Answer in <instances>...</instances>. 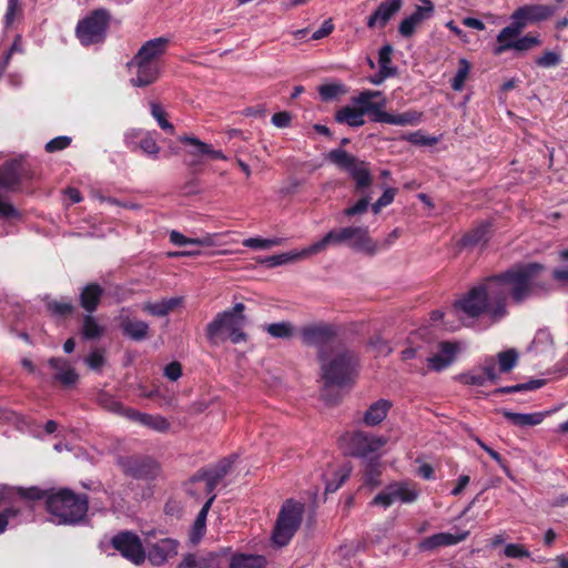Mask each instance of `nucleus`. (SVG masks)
<instances>
[{
    "instance_id": "nucleus-1",
    "label": "nucleus",
    "mask_w": 568,
    "mask_h": 568,
    "mask_svg": "<svg viewBox=\"0 0 568 568\" xmlns=\"http://www.w3.org/2000/svg\"><path fill=\"white\" fill-rule=\"evenodd\" d=\"M500 285L493 276L486 277L458 298L454 306L468 317L487 316L493 322H498L507 315Z\"/></svg>"
},
{
    "instance_id": "nucleus-2",
    "label": "nucleus",
    "mask_w": 568,
    "mask_h": 568,
    "mask_svg": "<svg viewBox=\"0 0 568 568\" xmlns=\"http://www.w3.org/2000/svg\"><path fill=\"white\" fill-rule=\"evenodd\" d=\"M318 361L325 389L329 386L343 387L353 383L357 357L352 351L339 344L331 347L329 351L320 352Z\"/></svg>"
},
{
    "instance_id": "nucleus-3",
    "label": "nucleus",
    "mask_w": 568,
    "mask_h": 568,
    "mask_svg": "<svg viewBox=\"0 0 568 568\" xmlns=\"http://www.w3.org/2000/svg\"><path fill=\"white\" fill-rule=\"evenodd\" d=\"M545 270L539 263H529L515 266L498 275H494V281L499 282L503 291V303L507 308V300L510 296L514 303L520 304L534 295L537 278Z\"/></svg>"
},
{
    "instance_id": "nucleus-4",
    "label": "nucleus",
    "mask_w": 568,
    "mask_h": 568,
    "mask_svg": "<svg viewBox=\"0 0 568 568\" xmlns=\"http://www.w3.org/2000/svg\"><path fill=\"white\" fill-rule=\"evenodd\" d=\"M244 310L243 303H236L232 310L217 313L206 326V337L210 343L219 345L226 339L233 344L246 342L247 335L243 332L246 323Z\"/></svg>"
},
{
    "instance_id": "nucleus-5",
    "label": "nucleus",
    "mask_w": 568,
    "mask_h": 568,
    "mask_svg": "<svg viewBox=\"0 0 568 568\" xmlns=\"http://www.w3.org/2000/svg\"><path fill=\"white\" fill-rule=\"evenodd\" d=\"M347 244L351 248L375 255L378 252V243L368 234L367 227L346 226L327 232L320 241L312 244L315 255L326 251L329 246Z\"/></svg>"
},
{
    "instance_id": "nucleus-6",
    "label": "nucleus",
    "mask_w": 568,
    "mask_h": 568,
    "mask_svg": "<svg viewBox=\"0 0 568 568\" xmlns=\"http://www.w3.org/2000/svg\"><path fill=\"white\" fill-rule=\"evenodd\" d=\"M47 509L57 524H74L81 520L88 511V499L70 489L51 493L45 500Z\"/></svg>"
},
{
    "instance_id": "nucleus-7",
    "label": "nucleus",
    "mask_w": 568,
    "mask_h": 568,
    "mask_svg": "<svg viewBox=\"0 0 568 568\" xmlns=\"http://www.w3.org/2000/svg\"><path fill=\"white\" fill-rule=\"evenodd\" d=\"M304 514V504L287 499L281 507L273 532L272 541L276 546H285L290 542L298 529Z\"/></svg>"
},
{
    "instance_id": "nucleus-8",
    "label": "nucleus",
    "mask_w": 568,
    "mask_h": 568,
    "mask_svg": "<svg viewBox=\"0 0 568 568\" xmlns=\"http://www.w3.org/2000/svg\"><path fill=\"white\" fill-rule=\"evenodd\" d=\"M110 23V14L104 9H98L78 22L75 32L83 45L104 41Z\"/></svg>"
},
{
    "instance_id": "nucleus-9",
    "label": "nucleus",
    "mask_w": 568,
    "mask_h": 568,
    "mask_svg": "<svg viewBox=\"0 0 568 568\" xmlns=\"http://www.w3.org/2000/svg\"><path fill=\"white\" fill-rule=\"evenodd\" d=\"M328 160L338 168L347 171L356 182L357 189L366 187L371 184L372 178L365 162L347 153L342 149L332 150Z\"/></svg>"
},
{
    "instance_id": "nucleus-10",
    "label": "nucleus",
    "mask_w": 568,
    "mask_h": 568,
    "mask_svg": "<svg viewBox=\"0 0 568 568\" xmlns=\"http://www.w3.org/2000/svg\"><path fill=\"white\" fill-rule=\"evenodd\" d=\"M336 337L337 328L331 324H311L301 329L303 344L306 346L317 347V354L322 351H329L331 347L339 345V343H336Z\"/></svg>"
},
{
    "instance_id": "nucleus-11",
    "label": "nucleus",
    "mask_w": 568,
    "mask_h": 568,
    "mask_svg": "<svg viewBox=\"0 0 568 568\" xmlns=\"http://www.w3.org/2000/svg\"><path fill=\"white\" fill-rule=\"evenodd\" d=\"M233 460L230 458L222 459L215 468L202 471L200 470L191 480L190 494L196 495L203 491L206 495H214L221 479L230 471Z\"/></svg>"
},
{
    "instance_id": "nucleus-12",
    "label": "nucleus",
    "mask_w": 568,
    "mask_h": 568,
    "mask_svg": "<svg viewBox=\"0 0 568 568\" xmlns=\"http://www.w3.org/2000/svg\"><path fill=\"white\" fill-rule=\"evenodd\" d=\"M387 443L388 437L386 436L357 430L349 438V454L366 458L378 454Z\"/></svg>"
},
{
    "instance_id": "nucleus-13",
    "label": "nucleus",
    "mask_w": 568,
    "mask_h": 568,
    "mask_svg": "<svg viewBox=\"0 0 568 568\" xmlns=\"http://www.w3.org/2000/svg\"><path fill=\"white\" fill-rule=\"evenodd\" d=\"M111 545L125 559L135 565H141L146 558L145 549L138 535L131 531H121L111 539Z\"/></svg>"
},
{
    "instance_id": "nucleus-14",
    "label": "nucleus",
    "mask_w": 568,
    "mask_h": 568,
    "mask_svg": "<svg viewBox=\"0 0 568 568\" xmlns=\"http://www.w3.org/2000/svg\"><path fill=\"white\" fill-rule=\"evenodd\" d=\"M352 102L364 115L369 114L374 122H379V114H385L386 99L381 91H362Z\"/></svg>"
},
{
    "instance_id": "nucleus-15",
    "label": "nucleus",
    "mask_w": 568,
    "mask_h": 568,
    "mask_svg": "<svg viewBox=\"0 0 568 568\" xmlns=\"http://www.w3.org/2000/svg\"><path fill=\"white\" fill-rule=\"evenodd\" d=\"M556 9L548 4H529L516 9L511 14V20L523 30L530 23L545 21L555 13Z\"/></svg>"
},
{
    "instance_id": "nucleus-16",
    "label": "nucleus",
    "mask_w": 568,
    "mask_h": 568,
    "mask_svg": "<svg viewBox=\"0 0 568 568\" xmlns=\"http://www.w3.org/2000/svg\"><path fill=\"white\" fill-rule=\"evenodd\" d=\"M469 536L468 530L458 531L457 534L438 532L428 536L419 541L418 549L420 551H434L440 547H448L464 541Z\"/></svg>"
},
{
    "instance_id": "nucleus-17",
    "label": "nucleus",
    "mask_w": 568,
    "mask_h": 568,
    "mask_svg": "<svg viewBox=\"0 0 568 568\" xmlns=\"http://www.w3.org/2000/svg\"><path fill=\"white\" fill-rule=\"evenodd\" d=\"M178 541L171 538L161 539L148 547V559L152 565L161 566L178 555Z\"/></svg>"
},
{
    "instance_id": "nucleus-18",
    "label": "nucleus",
    "mask_w": 568,
    "mask_h": 568,
    "mask_svg": "<svg viewBox=\"0 0 568 568\" xmlns=\"http://www.w3.org/2000/svg\"><path fill=\"white\" fill-rule=\"evenodd\" d=\"M402 0H386L382 2L377 9L367 19L368 28H384L388 21L400 10Z\"/></svg>"
},
{
    "instance_id": "nucleus-19",
    "label": "nucleus",
    "mask_w": 568,
    "mask_h": 568,
    "mask_svg": "<svg viewBox=\"0 0 568 568\" xmlns=\"http://www.w3.org/2000/svg\"><path fill=\"white\" fill-rule=\"evenodd\" d=\"M130 65L136 68V77L131 79L134 87H146L153 83L159 75L158 62L135 61L133 58Z\"/></svg>"
},
{
    "instance_id": "nucleus-20",
    "label": "nucleus",
    "mask_w": 568,
    "mask_h": 568,
    "mask_svg": "<svg viewBox=\"0 0 568 568\" xmlns=\"http://www.w3.org/2000/svg\"><path fill=\"white\" fill-rule=\"evenodd\" d=\"M169 44L166 38H155L146 41L134 55L135 61L158 62Z\"/></svg>"
},
{
    "instance_id": "nucleus-21",
    "label": "nucleus",
    "mask_w": 568,
    "mask_h": 568,
    "mask_svg": "<svg viewBox=\"0 0 568 568\" xmlns=\"http://www.w3.org/2000/svg\"><path fill=\"white\" fill-rule=\"evenodd\" d=\"M312 244L302 250H293L277 255L267 256L260 261L262 264H266L270 267L280 266L287 263L305 260L314 256Z\"/></svg>"
},
{
    "instance_id": "nucleus-22",
    "label": "nucleus",
    "mask_w": 568,
    "mask_h": 568,
    "mask_svg": "<svg viewBox=\"0 0 568 568\" xmlns=\"http://www.w3.org/2000/svg\"><path fill=\"white\" fill-rule=\"evenodd\" d=\"M123 416L156 432H166L170 427L169 422L160 415H150L135 409H126L123 412Z\"/></svg>"
},
{
    "instance_id": "nucleus-23",
    "label": "nucleus",
    "mask_w": 568,
    "mask_h": 568,
    "mask_svg": "<svg viewBox=\"0 0 568 568\" xmlns=\"http://www.w3.org/2000/svg\"><path fill=\"white\" fill-rule=\"evenodd\" d=\"M23 175V165L20 161H11L0 168V186L11 189L17 185Z\"/></svg>"
},
{
    "instance_id": "nucleus-24",
    "label": "nucleus",
    "mask_w": 568,
    "mask_h": 568,
    "mask_svg": "<svg viewBox=\"0 0 568 568\" xmlns=\"http://www.w3.org/2000/svg\"><path fill=\"white\" fill-rule=\"evenodd\" d=\"M392 404L387 399H378L373 403L364 413L363 422L366 426H376L381 424L387 416Z\"/></svg>"
},
{
    "instance_id": "nucleus-25",
    "label": "nucleus",
    "mask_w": 568,
    "mask_h": 568,
    "mask_svg": "<svg viewBox=\"0 0 568 568\" xmlns=\"http://www.w3.org/2000/svg\"><path fill=\"white\" fill-rule=\"evenodd\" d=\"M120 326L128 337L133 341H143L149 335V324L144 321L121 317Z\"/></svg>"
},
{
    "instance_id": "nucleus-26",
    "label": "nucleus",
    "mask_w": 568,
    "mask_h": 568,
    "mask_svg": "<svg viewBox=\"0 0 568 568\" xmlns=\"http://www.w3.org/2000/svg\"><path fill=\"white\" fill-rule=\"evenodd\" d=\"M503 416L508 419L513 425L518 427L537 426L542 423L547 413L536 412L530 414L513 413L503 410Z\"/></svg>"
},
{
    "instance_id": "nucleus-27",
    "label": "nucleus",
    "mask_w": 568,
    "mask_h": 568,
    "mask_svg": "<svg viewBox=\"0 0 568 568\" xmlns=\"http://www.w3.org/2000/svg\"><path fill=\"white\" fill-rule=\"evenodd\" d=\"M456 347L452 343H442L440 352L428 357L429 367L435 371H442L454 362Z\"/></svg>"
},
{
    "instance_id": "nucleus-28",
    "label": "nucleus",
    "mask_w": 568,
    "mask_h": 568,
    "mask_svg": "<svg viewBox=\"0 0 568 568\" xmlns=\"http://www.w3.org/2000/svg\"><path fill=\"white\" fill-rule=\"evenodd\" d=\"M102 294L103 288L100 285L95 283L88 284L80 293L81 306L90 314L93 313L99 305Z\"/></svg>"
},
{
    "instance_id": "nucleus-29",
    "label": "nucleus",
    "mask_w": 568,
    "mask_h": 568,
    "mask_svg": "<svg viewBox=\"0 0 568 568\" xmlns=\"http://www.w3.org/2000/svg\"><path fill=\"white\" fill-rule=\"evenodd\" d=\"M182 303L181 297L164 298L159 302H146L142 310L153 316H165Z\"/></svg>"
},
{
    "instance_id": "nucleus-30",
    "label": "nucleus",
    "mask_w": 568,
    "mask_h": 568,
    "mask_svg": "<svg viewBox=\"0 0 568 568\" xmlns=\"http://www.w3.org/2000/svg\"><path fill=\"white\" fill-rule=\"evenodd\" d=\"M49 364L57 371L55 378L63 385L70 386L77 382L78 375L65 359L51 358Z\"/></svg>"
},
{
    "instance_id": "nucleus-31",
    "label": "nucleus",
    "mask_w": 568,
    "mask_h": 568,
    "mask_svg": "<svg viewBox=\"0 0 568 568\" xmlns=\"http://www.w3.org/2000/svg\"><path fill=\"white\" fill-rule=\"evenodd\" d=\"M422 119V113L417 111H407L400 114H390L385 112V114H379V122L394 124V125H415L419 123Z\"/></svg>"
},
{
    "instance_id": "nucleus-32",
    "label": "nucleus",
    "mask_w": 568,
    "mask_h": 568,
    "mask_svg": "<svg viewBox=\"0 0 568 568\" xmlns=\"http://www.w3.org/2000/svg\"><path fill=\"white\" fill-rule=\"evenodd\" d=\"M363 112H361L355 105L354 106H344L339 109L335 113V120L338 123H346L349 126L358 128L364 125L365 119H364Z\"/></svg>"
},
{
    "instance_id": "nucleus-33",
    "label": "nucleus",
    "mask_w": 568,
    "mask_h": 568,
    "mask_svg": "<svg viewBox=\"0 0 568 568\" xmlns=\"http://www.w3.org/2000/svg\"><path fill=\"white\" fill-rule=\"evenodd\" d=\"M388 486L390 494L394 496L395 503H413L418 497L417 488L410 483H395Z\"/></svg>"
},
{
    "instance_id": "nucleus-34",
    "label": "nucleus",
    "mask_w": 568,
    "mask_h": 568,
    "mask_svg": "<svg viewBox=\"0 0 568 568\" xmlns=\"http://www.w3.org/2000/svg\"><path fill=\"white\" fill-rule=\"evenodd\" d=\"M215 497H216L215 495H209L207 500L205 501V504L203 505V507L201 508V510L199 511V514L196 516V519L194 521L193 529H192V536H191V539L193 542L199 541L200 538L205 532L206 516H207V513H209Z\"/></svg>"
},
{
    "instance_id": "nucleus-35",
    "label": "nucleus",
    "mask_w": 568,
    "mask_h": 568,
    "mask_svg": "<svg viewBox=\"0 0 568 568\" xmlns=\"http://www.w3.org/2000/svg\"><path fill=\"white\" fill-rule=\"evenodd\" d=\"M540 39L538 37L525 36L523 38L517 39L514 43H507L504 47H496L494 53L499 55L507 50H517V51H528L540 44Z\"/></svg>"
},
{
    "instance_id": "nucleus-36",
    "label": "nucleus",
    "mask_w": 568,
    "mask_h": 568,
    "mask_svg": "<svg viewBox=\"0 0 568 568\" xmlns=\"http://www.w3.org/2000/svg\"><path fill=\"white\" fill-rule=\"evenodd\" d=\"M170 241L179 246L187 245V244H195L200 246H213L215 244L214 242V235L206 234L203 237H196V239H190L184 236L182 233L178 231H172L170 233Z\"/></svg>"
},
{
    "instance_id": "nucleus-37",
    "label": "nucleus",
    "mask_w": 568,
    "mask_h": 568,
    "mask_svg": "<svg viewBox=\"0 0 568 568\" xmlns=\"http://www.w3.org/2000/svg\"><path fill=\"white\" fill-rule=\"evenodd\" d=\"M182 143L191 144L196 148V154H207L213 159L226 160V156L220 150H213L210 144H206L195 136H181L179 139Z\"/></svg>"
},
{
    "instance_id": "nucleus-38",
    "label": "nucleus",
    "mask_w": 568,
    "mask_h": 568,
    "mask_svg": "<svg viewBox=\"0 0 568 568\" xmlns=\"http://www.w3.org/2000/svg\"><path fill=\"white\" fill-rule=\"evenodd\" d=\"M81 333L84 339H98L104 334V326L89 314L83 317Z\"/></svg>"
},
{
    "instance_id": "nucleus-39",
    "label": "nucleus",
    "mask_w": 568,
    "mask_h": 568,
    "mask_svg": "<svg viewBox=\"0 0 568 568\" xmlns=\"http://www.w3.org/2000/svg\"><path fill=\"white\" fill-rule=\"evenodd\" d=\"M230 568H265V560L261 556L235 555L232 557Z\"/></svg>"
},
{
    "instance_id": "nucleus-40",
    "label": "nucleus",
    "mask_w": 568,
    "mask_h": 568,
    "mask_svg": "<svg viewBox=\"0 0 568 568\" xmlns=\"http://www.w3.org/2000/svg\"><path fill=\"white\" fill-rule=\"evenodd\" d=\"M178 568H217L215 557L187 555L183 558Z\"/></svg>"
},
{
    "instance_id": "nucleus-41",
    "label": "nucleus",
    "mask_w": 568,
    "mask_h": 568,
    "mask_svg": "<svg viewBox=\"0 0 568 568\" xmlns=\"http://www.w3.org/2000/svg\"><path fill=\"white\" fill-rule=\"evenodd\" d=\"M489 237V224L483 223L463 237L464 245L485 244Z\"/></svg>"
},
{
    "instance_id": "nucleus-42",
    "label": "nucleus",
    "mask_w": 568,
    "mask_h": 568,
    "mask_svg": "<svg viewBox=\"0 0 568 568\" xmlns=\"http://www.w3.org/2000/svg\"><path fill=\"white\" fill-rule=\"evenodd\" d=\"M497 361L500 373L510 372L518 362V353L514 348H509L497 354Z\"/></svg>"
},
{
    "instance_id": "nucleus-43",
    "label": "nucleus",
    "mask_w": 568,
    "mask_h": 568,
    "mask_svg": "<svg viewBox=\"0 0 568 568\" xmlns=\"http://www.w3.org/2000/svg\"><path fill=\"white\" fill-rule=\"evenodd\" d=\"M265 331L275 338H291L294 333V327L288 322L273 323L265 326Z\"/></svg>"
},
{
    "instance_id": "nucleus-44",
    "label": "nucleus",
    "mask_w": 568,
    "mask_h": 568,
    "mask_svg": "<svg viewBox=\"0 0 568 568\" xmlns=\"http://www.w3.org/2000/svg\"><path fill=\"white\" fill-rule=\"evenodd\" d=\"M392 54L393 47L390 44L383 45L378 52V64L379 70L390 72V74L395 75L397 73V69L392 65Z\"/></svg>"
},
{
    "instance_id": "nucleus-45",
    "label": "nucleus",
    "mask_w": 568,
    "mask_h": 568,
    "mask_svg": "<svg viewBox=\"0 0 568 568\" xmlns=\"http://www.w3.org/2000/svg\"><path fill=\"white\" fill-rule=\"evenodd\" d=\"M150 108H151V114L156 120L159 126L162 130L173 134L174 126L171 122H169L166 120V112L164 111V109L156 102H151Z\"/></svg>"
},
{
    "instance_id": "nucleus-46",
    "label": "nucleus",
    "mask_w": 568,
    "mask_h": 568,
    "mask_svg": "<svg viewBox=\"0 0 568 568\" xmlns=\"http://www.w3.org/2000/svg\"><path fill=\"white\" fill-rule=\"evenodd\" d=\"M283 242L280 237L273 239H262V237H250L243 241V245L250 248L257 250H267L277 245H281Z\"/></svg>"
},
{
    "instance_id": "nucleus-47",
    "label": "nucleus",
    "mask_w": 568,
    "mask_h": 568,
    "mask_svg": "<svg viewBox=\"0 0 568 568\" xmlns=\"http://www.w3.org/2000/svg\"><path fill=\"white\" fill-rule=\"evenodd\" d=\"M521 31L523 30L518 27V24L511 20V24L505 27L497 36V47H504L507 43H514Z\"/></svg>"
},
{
    "instance_id": "nucleus-48",
    "label": "nucleus",
    "mask_w": 568,
    "mask_h": 568,
    "mask_svg": "<svg viewBox=\"0 0 568 568\" xmlns=\"http://www.w3.org/2000/svg\"><path fill=\"white\" fill-rule=\"evenodd\" d=\"M470 71V64L466 59L459 60L458 71L452 80V88L462 91Z\"/></svg>"
},
{
    "instance_id": "nucleus-49",
    "label": "nucleus",
    "mask_w": 568,
    "mask_h": 568,
    "mask_svg": "<svg viewBox=\"0 0 568 568\" xmlns=\"http://www.w3.org/2000/svg\"><path fill=\"white\" fill-rule=\"evenodd\" d=\"M368 345L377 356H387L393 352V346L379 334L372 336L368 341Z\"/></svg>"
},
{
    "instance_id": "nucleus-50",
    "label": "nucleus",
    "mask_w": 568,
    "mask_h": 568,
    "mask_svg": "<svg viewBox=\"0 0 568 568\" xmlns=\"http://www.w3.org/2000/svg\"><path fill=\"white\" fill-rule=\"evenodd\" d=\"M98 403L104 409L112 412V413H116L119 415H123V412L128 409V408L123 407V405L118 399H115L112 395L106 394V393H102L98 396Z\"/></svg>"
},
{
    "instance_id": "nucleus-51",
    "label": "nucleus",
    "mask_w": 568,
    "mask_h": 568,
    "mask_svg": "<svg viewBox=\"0 0 568 568\" xmlns=\"http://www.w3.org/2000/svg\"><path fill=\"white\" fill-rule=\"evenodd\" d=\"M457 379L465 385L484 386L486 384V377L479 367L458 375Z\"/></svg>"
},
{
    "instance_id": "nucleus-52",
    "label": "nucleus",
    "mask_w": 568,
    "mask_h": 568,
    "mask_svg": "<svg viewBox=\"0 0 568 568\" xmlns=\"http://www.w3.org/2000/svg\"><path fill=\"white\" fill-rule=\"evenodd\" d=\"M381 476V469L379 464L376 460H371L367 466L364 474V483L367 486L376 487L381 484L379 481Z\"/></svg>"
},
{
    "instance_id": "nucleus-53",
    "label": "nucleus",
    "mask_w": 568,
    "mask_h": 568,
    "mask_svg": "<svg viewBox=\"0 0 568 568\" xmlns=\"http://www.w3.org/2000/svg\"><path fill=\"white\" fill-rule=\"evenodd\" d=\"M351 474V468L348 466H343L338 468L335 473L336 478L333 480H328L326 483V493H334L336 491L343 483L348 478Z\"/></svg>"
},
{
    "instance_id": "nucleus-54",
    "label": "nucleus",
    "mask_w": 568,
    "mask_h": 568,
    "mask_svg": "<svg viewBox=\"0 0 568 568\" xmlns=\"http://www.w3.org/2000/svg\"><path fill=\"white\" fill-rule=\"evenodd\" d=\"M420 23L422 22L418 21V17L417 16H412L410 14L409 17L405 18L404 20H402V22L398 26V32L404 38H409V37H412L415 33L416 28Z\"/></svg>"
},
{
    "instance_id": "nucleus-55",
    "label": "nucleus",
    "mask_w": 568,
    "mask_h": 568,
    "mask_svg": "<svg viewBox=\"0 0 568 568\" xmlns=\"http://www.w3.org/2000/svg\"><path fill=\"white\" fill-rule=\"evenodd\" d=\"M561 62V55L556 51H546L536 59V64L540 68L556 67Z\"/></svg>"
},
{
    "instance_id": "nucleus-56",
    "label": "nucleus",
    "mask_w": 568,
    "mask_h": 568,
    "mask_svg": "<svg viewBox=\"0 0 568 568\" xmlns=\"http://www.w3.org/2000/svg\"><path fill=\"white\" fill-rule=\"evenodd\" d=\"M404 140L416 144V145H435L438 142V139L435 136L424 135L420 131L409 133L404 136Z\"/></svg>"
},
{
    "instance_id": "nucleus-57",
    "label": "nucleus",
    "mask_w": 568,
    "mask_h": 568,
    "mask_svg": "<svg viewBox=\"0 0 568 568\" xmlns=\"http://www.w3.org/2000/svg\"><path fill=\"white\" fill-rule=\"evenodd\" d=\"M140 148L146 155L151 156H156L160 151L155 139L149 133L141 139Z\"/></svg>"
},
{
    "instance_id": "nucleus-58",
    "label": "nucleus",
    "mask_w": 568,
    "mask_h": 568,
    "mask_svg": "<svg viewBox=\"0 0 568 568\" xmlns=\"http://www.w3.org/2000/svg\"><path fill=\"white\" fill-rule=\"evenodd\" d=\"M504 555L508 558H528L530 552L519 544H508L504 549Z\"/></svg>"
},
{
    "instance_id": "nucleus-59",
    "label": "nucleus",
    "mask_w": 568,
    "mask_h": 568,
    "mask_svg": "<svg viewBox=\"0 0 568 568\" xmlns=\"http://www.w3.org/2000/svg\"><path fill=\"white\" fill-rule=\"evenodd\" d=\"M395 503L393 494H390L389 486H387L383 491L374 497L371 505L382 506L384 508L389 507Z\"/></svg>"
},
{
    "instance_id": "nucleus-60",
    "label": "nucleus",
    "mask_w": 568,
    "mask_h": 568,
    "mask_svg": "<svg viewBox=\"0 0 568 568\" xmlns=\"http://www.w3.org/2000/svg\"><path fill=\"white\" fill-rule=\"evenodd\" d=\"M70 143L71 139L69 136H57L45 144V151L50 153L61 151L67 149L70 145Z\"/></svg>"
},
{
    "instance_id": "nucleus-61",
    "label": "nucleus",
    "mask_w": 568,
    "mask_h": 568,
    "mask_svg": "<svg viewBox=\"0 0 568 568\" xmlns=\"http://www.w3.org/2000/svg\"><path fill=\"white\" fill-rule=\"evenodd\" d=\"M318 92L323 100L328 101L336 98L344 90L341 84H324L320 87Z\"/></svg>"
},
{
    "instance_id": "nucleus-62",
    "label": "nucleus",
    "mask_w": 568,
    "mask_h": 568,
    "mask_svg": "<svg viewBox=\"0 0 568 568\" xmlns=\"http://www.w3.org/2000/svg\"><path fill=\"white\" fill-rule=\"evenodd\" d=\"M48 308L57 315H68L72 313L73 305L67 301H53L48 303Z\"/></svg>"
},
{
    "instance_id": "nucleus-63",
    "label": "nucleus",
    "mask_w": 568,
    "mask_h": 568,
    "mask_svg": "<svg viewBox=\"0 0 568 568\" xmlns=\"http://www.w3.org/2000/svg\"><path fill=\"white\" fill-rule=\"evenodd\" d=\"M480 372L484 373L486 377V383H496L498 379V375L496 373V366L494 358H487L484 364L479 367Z\"/></svg>"
},
{
    "instance_id": "nucleus-64",
    "label": "nucleus",
    "mask_w": 568,
    "mask_h": 568,
    "mask_svg": "<svg viewBox=\"0 0 568 568\" xmlns=\"http://www.w3.org/2000/svg\"><path fill=\"white\" fill-rule=\"evenodd\" d=\"M21 9H20V3H19V0H8V8H7V12H6V16H4V23H6V27H10L17 16L20 13Z\"/></svg>"
}]
</instances>
